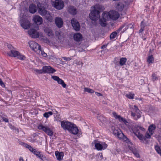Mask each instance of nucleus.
Listing matches in <instances>:
<instances>
[{
  "mask_svg": "<svg viewBox=\"0 0 161 161\" xmlns=\"http://www.w3.org/2000/svg\"><path fill=\"white\" fill-rule=\"evenodd\" d=\"M112 114L113 117L116 119L118 120L120 122H123L126 125L129 130L132 131L138 138L140 140L141 142L146 144L147 143L146 138H150L151 136V133L147 132L145 136L142 135V132L145 131V129L141 127L137 126H134L131 124H129L126 119L122 117L120 115H118L115 112H113Z\"/></svg>",
  "mask_w": 161,
  "mask_h": 161,
  "instance_id": "nucleus-1",
  "label": "nucleus"
},
{
  "mask_svg": "<svg viewBox=\"0 0 161 161\" xmlns=\"http://www.w3.org/2000/svg\"><path fill=\"white\" fill-rule=\"evenodd\" d=\"M119 17V13L114 10L110 11L109 12H104L102 14V17L99 20V23L101 26H105L106 25L107 21L110 19L115 20Z\"/></svg>",
  "mask_w": 161,
  "mask_h": 161,
  "instance_id": "nucleus-2",
  "label": "nucleus"
},
{
  "mask_svg": "<svg viewBox=\"0 0 161 161\" xmlns=\"http://www.w3.org/2000/svg\"><path fill=\"white\" fill-rule=\"evenodd\" d=\"M61 126L64 130H67L69 132L74 135H76L79 131L78 128L75 125L69 122L62 121L61 122Z\"/></svg>",
  "mask_w": 161,
  "mask_h": 161,
  "instance_id": "nucleus-3",
  "label": "nucleus"
},
{
  "mask_svg": "<svg viewBox=\"0 0 161 161\" xmlns=\"http://www.w3.org/2000/svg\"><path fill=\"white\" fill-rule=\"evenodd\" d=\"M103 7L100 5H96L92 6V8L93 9L89 14L90 18L92 20L96 21L100 17L99 10H102Z\"/></svg>",
  "mask_w": 161,
  "mask_h": 161,
  "instance_id": "nucleus-4",
  "label": "nucleus"
},
{
  "mask_svg": "<svg viewBox=\"0 0 161 161\" xmlns=\"http://www.w3.org/2000/svg\"><path fill=\"white\" fill-rule=\"evenodd\" d=\"M130 108L131 110V115L135 119L137 120L140 118L141 116L140 110L135 105H130Z\"/></svg>",
  "mask_w": 161,
  "mask_h": 161,
  "instance_id": "nucleus-5",
  "label": "nucleus"
},
{
  "mask_svg": "<svg viewBox=\"0 0 161 161\" xmlns=\"http://www.w3.org/2000/svg\"><path fill=\"white\" fill-rule=\"evenodd\" d=\"M53 6L56 8L60 10L63 8L64 3L62 0H51Z\"/></svg>",
  "mask_w": 161,
  "mask_h": 161,
  "instance_id": "nucleus-6",
  "label": "nucleus"
},
{
  "mask_svg": "<svg viewBox=\"0 0 161 161\" xmlns=\"http://www.w3.org/2000/svg\"><path fill=\"white\" fill-rule=\"evenodd\" d=\"M38 128L39 130H42L43 131L49 136H52L53 135V132L52 130L47 125H38Z\"/></svg>",
  "mask_w": 161,
  "mask_h": 161,
  "instance_id": "nucleus-7",
  "label": "nucleus"
},
{
  "mask_svg": "<svg viewBox=\"0 0 161 161\" xmlns=\"http://www.w3.org/2000/svg\"><path fill=\"white\" fill-rule=\"evenodd\" d=\"M7 53L9 56L17 57L21 60L24 59L25 58V56L23 55H20L18 52L14 49L11 50L10 52H8Z\"/></svg>",
  "mask_w": 161,
  "mask_h": 161,
  "instance_id": "nucleus-8",
  "label": "nucleus"
},
{
  "mask_svg": "<svg viewBox=\"0 0 161 161\" xmlns=\"http://www.w3.org/2000/svg\"><path fill=\"white\" fill-rule=\"evenodd\" d=\"M30 48L37 53L41 48L40 46L37 43L34 41H31L29 42Z\"/></svg>",
  "mask_w": 161,
  "mask_h": 161,
  "instance_id": "nucleus-9",
  "label": "nucleus"
},
{
  "mask_svg": "<svg viewBox=\"0 0 161 161\" xmlns=\"http://www.w3.org/2000/svg\"><path fill=\"white\" fill-rule=\"evenodd\" d=\"M95 147L98 150H102L105 149L107 147V145L104 142H97L95 143Z\"/></svg>",
  "mask_w": 161,
  "mask_h": 161,
  "instance_id": "nucleus-10",
  "label": "nucleus"
},
{
  "mask_svg": "<svg viewBox=\"0 0 161 161\" xmlns=\"http://www.w3.org/2000/svg\"><path fill=\"white\" fill-rule=\"evenodd\" d=\"M128 146L129 149L132 151L135 156L137 158H139L140 157L139 151L134 147L133 144L132 143L131 145L129 144H128Z\"/></svg>",
  "mask_w": 161,
  "mask_h": 161,
  "instance_id": "nucleus-11",
  "label": "nucleus"
},
{
  "mask_svg": "<svg viewBox=\"0 0 161 161\" xmlns=\"http://www.w3.org/2000/svg\"><path fill=\"white\" fill-rule=\"evenodd\" d=\"M134 23H131L130 24H125L124 25L121 26L117 30L118 32H119L123 28H125L123 29V32L126 31L128 29H132L133 28Z\"/></svg>",
  "mask_w": 161,
  "mask_h": 161,
  "instance_id": "nucleus-12",
  "label": "nucleus"
},
{
  "mask_svg": "<svg viewBox=\"0 0 161 161\" xmlns=\"http://www.w3.org/2000/svg\"><path fill=\"white\" fill-rule=\"evenodd\" d=\"M71 23L72 26L74 29L76 31H79L80 28V26L78 21L75 19H73L71 20Z\"/></svg>",
  "mask_w": 161,
  "mask_h": 161,
  "instance_id": "nucleus-13",
  "label": "nucleus"
},
{
  "mask_svg": "<svg viewBox=\"0 0 161 161\" xmlns=\"http://www.w3.org/2000/svg\"><path fill=\"white\" fill-rule=\"evenodd\" d=\"M43 69L44 73L53 74L56 71L54 69L50 66L43 67Z\"/></svg>",
  "mask_w": 161,
  "mask_h": 161,
  "instance_id": "nucleus-14",
  "label": "nucleus"
},
{
  "mask_svg": "<svg viewBox=\"0 0 161 161\" xmlns=\"http://www.w3.org/2000/svg\"><path fill=\"white\" fill-rule=\"evenodd\" d=\"M28 33L31 37L34 38H37L39 36V33L34 29H31L28 31Z\"/></svg>",
  "mask_w": 161,
  "mask_h": 161,
  "instance_id": "nucleus-15",
  "label": "nucleus"
},
{
  "mask_svg": "<svg viewBox=\"0 0 161 161\" xmlns=\"http://www.w3.org/2000/svg\"><path fill=\"white\" fill-rule=\"evenodd\" d=\"M20 23L21 26L25 29H28L30 26V23L28 20H21L20 21Z\"/></svg>",
  "mask_w": 161,
  "mask_h": 161,
  "instance_id": "nucleus-16",
  "label": "nucleus"
},
{
  "mask_svg": "<svg viewBox=\"0 0 161 161\" xmlns=\"http://www.w3.org/2000/svg\"><path fill=\"white\" fill-rule=\"evenodd\" d=\"M117 136L120 139H122L124 141L126 142L128 144H129L131 145V142L130 141V140L126 136H124V134L121 132H120Z\"/></svg>",
  "mask_w": 161,
  "mask_h": 161,
  "instance_id": "nucleus-17",
  "label": "nucleus"
},
{
  "mask_svg": "<svg viewBox=\"0 0 161 161\" xmlns=\"http://www.w3.org/2000/svg\"><path fill=\"white\" fill-rule=\"evenodd\" d=\"M51 77L54 80L57 81L59 84L61 85L63 87L65 88L66 87V84L64 83V81L58 76H52Z\"/></svg>",
  "mask_w": 161,
  "mask_h": 161,
  "instance_id": "nucleus-18",
  "label": "nucleus"
},
{
  "mask_svg": "<svg viewBox=\"0 0 161 161\" xmlns=\"http://www.w3.org/2000/svg\"><path fill=\"white\" fill-rule=\"evenodd\" d=\"M39 7L38 12L42 16H45L47 14L48 12L45 9V7L42 4H41L40 6L39 5H38Z\"/></svg>",
  "mask_w": 161,
  "mask_h": 161,
  "instance_id": "nucleus-19",
  "label": "nucleus"
},
{
  "mask_svg": "<svg viewBox=\"0 0 161 161\" xmlns=\"http://www.w3.org/2000/svg\"><path fill=\"white\" fill-rule=\"evenodd\" d=\"M55 23L56 26L58 28H61L63 25V21L62 19L59 17H57L55 19Z\"/></svg>",
  "mask_w": 161,
  "mask_h": 161,
  "instance_id": "nucleus-20",
  "label": "nucleus"
},
{
  "mask_svg": "<svg viewBox=\"0 0 161 161\" xmlns=\"http://www.w3.org/2000/svg\"><path fill=\"white\" fill-rule=\"evenodd\" d=\"M34 22L37 25H41L43 22L42 19L39 15H36L33 18Z\"/></svg>",
  "mask_w": 161,
  "mask_h": 161,
  "instance_id": "nucleus-21",
  "label": "nucleus"
},
{
  "mask_svg": "<svg viewBox=\"0 0 161 161\" xmlns=\"http://www.w3.org/2000/svg\"><path fill=\"white\" fill-rule=\"evenodd\" d=\"M126 60L127 59L126 58H121L120 59L119 64V63L117 62L115 63V67L116 68H120V67L119 66V65L120 66H122L124 65L126 63Z\"/></svg>",
  "mask_w": 161,
  "mask_h": 161,
  "instance_id": "nucleus-22",
  "label": "nucleus"
},
{
  "mask_svg": "<svg viewBox=\"0 0 161 161\" xmlns=\"http://www.w3.org/2000/svg\"><path fill=\"white\" fill-rule=\"evenodd\" d=\"M68 11L70 14L74 15L77 13V10L76 8L73 6H69L68 8Z\"/></svg>",
  "mask_w": 161,
  "mask_h": 161,
  "instance_id": "nucleus-23",
  "label": "nucleus"
},
{
  "mask_svg": "<svg viewBox=\"0 0 161 161\" xmlns=\"http://www.w3.org/2000/svg\"><path fill=\"white\" fill-rule=\"evenodd\" d=\"M74 40L76 42H79L81 40L82 36V35L79 33H76L74 35Z\"/></svg>",
  "mask_w": 161,
  "mask_h": 161,
  "instance_id": "nucleus-24",
  "label": "nucleus"
},
{
  "mask_svg": "<svg viewBox=\"0 0 161 161\" xmlns=\"http://www.w3.org/2000/svg\"><path fill=\"white\" fill-rule=\"evenodd\" d=\"M158 140L161 145V146L160 147L158 146H155V148L158 153L161 156V136L158 137Z\"/></svg>",
  "mask_w": 161,
  "mask_h": 161,
  "instance_id": "nucleus-25",
  "label": "nucleus"
},
{
  "mask_svg": "<svg viewBox=\"0 0 161 161\" xmlns=\"http://www.w3.org/2000/svg\"><path fill=\"white\" fill-rule=\"evenodd\" d=\"M55 155L57 160L61 161L62 160L64 156V153L63 152H56Z\"/></svg>",
  "mask_w": 161,
  "mask_h": 161,
  "instance_id": "nucleus-26",
  "label": "nucleus"
},
{
  "mask_svg": "<svg viewBox=\"0 0 161 161\" xmlns=\"http://www.w3.org/2000/svg\"><path fill=\"white\" fill-rule=\"evenodd\" d=\"M29 11L32 14H34L36 11V7L35 5L34 4H31L29 8Z\"/></svg>",
  "mask_w": 161,
  "mask_h": 161,
  "instance_id": "nucleus-27",
  "label": "nucleus"
},
{
  "mask_svg": "<svg viewBox=\"0 0 161 161\" xmlns=\"http://www.w3.org/2000/svg\"><path fill=\"white\" fill-rule=\"evenodd\" d=\"M45 18L48 21L52 22L53 21V16L52 14H50L49 12L45 15Z\"/></svg>",
  "mask_w": 161,
  "mask_h": 161,
  "instance_id": "nucleus-28",
  "label": "nucleus"
},
{
  "mask_svg": "<svg viewBox=\"0 0 161 161\" xmlns=\"http://www.w3.org/2000/svg\"><path fill=\"white\" fill-rule=\"evenodd\" d=\"M156 126L154 125H150L148 127V131L151 135H153L154 132V130L156 129Z\"/></svg>",
  "mask_w": 161,
  "mask_h": 161,
  "instance_id": "nucleus-29",
  "label": "nucleus"
},
{
  "mask_svg": "<svg viewBox=\"0 0 161 161\" xmlns=\"http://www.w3.org/2000/svg\"><path fill=\"white\" fill-rule=\"evenodd\" d=\"M44 31L49 36H52L53 35V31L48 27H45L44 28Z\"/></svg>",
  "mask_w": 161,
  "mask_h": 161,
  "instance_id": "nucleus-30",
  "label": "nucleus"
},
{
  "mask_svg": "<svg viewBox=\"0 0 161 161\" xmlns=\"http://www.w3.org/2000/svg\"><path fill=\"white\" fill-rule=\"evenodd\" d=\"M124 8V5L122 3H118L116 6V8L119 11H121L123 10Z\"/></svg>",
  "mask_w": 161,
  "mask_h": 161,
  "instance_id": "nucleus-31",
  "label": "nucleus"
},
{
  "mask_svg": "<svg viewBox=\"0 0 161 161\" xmlns=\"http://www.w3.org/2000/svg\"><path fill=\"white\" fill-rule=\"evenodd\" d=\"M147 61L149 64H152L154 62V58L153 56L149 55L147 58Z\"/></svg>",
  "mask_w": 161,
  "mask_h": 161,
  "instance_id": "nucleus-32",
  "label": "nucleus"
},
{
  "mask_svg": "<svg viewBox=\"0 0 161 161\" xmlns=\"http://www.w3.org/2000/svg\"><path fill=\"white\" fill-rule=\"evenodd\" d=\"M37 53L39 54L40 55H41L44 57H46L47 56V54L45 53L44 51H42L41 48L38 50L37 52L36 53Z\"/></svg>",
  "mask_w": 161,
  "mask_h": 161,
  "instance_id": "nucleus-33",
  "label": "nucleus"
},
{
  "mask_svg": "<svg viewBox=\"0 0 161 161\" xmlns=\"http://www.w3.org/2000/svg\"><path fill=\"white\" fill-rule=\"evenodd\" d=\"M53 113L51 111L48 112H46L44 113L43 114L44 117L46 118H48L50 116L53 115Z\"/></svg>",
  "mask_w": 161,
  "mask_h": 161,
  "instance_id": "nucleus-34",
  "label": "nucleus"
},
{
  "mask_svg": "<svg viewBox=\"0 0 161 161\" xmlns=\"http://www.w3.org/2000/svg\"><path fill=\"white\" fill-rule=\"evenodd\" d=\"M96 158L97 161H100L103 159V155L102 153H98L96 155Z\"/></svg>",
  "mask_w": 161,
  "mask_h": 161,
  "instance_id": "nucleus-35",
  "label": "nucleus"
},
{
  "mask_svg": "<svg viewBox=\"0 0 161 161\" xmlns=\"http://www.w3.org/2000/svg\"><path fill=\"white\" fill-rule=\"evenodd\" d=\"M118 33L119 32H118L117 31V32L116 31H114V32H112L111 34V35H110V39H114L116 36L117 33Z\"/></svg>",
  "mask_w": 161,
  "mask_h": 161,
  "instance_id": "nucleus-36",
  "label": "nucleus"
},
{
  "mask_svg": "<svg viewBox=\"0 0 161 161\" xmlns=\"http://www.w3.org/2000/svg\"><path fill=\"white\" fill-rule=\"evenodd\" d=\"M151 80L153 81L157 80L158 79V76L155 73H153L151 76Z\"/></svg>",
  "mask_w": 161,
  "mask_h": 161,
  "instance_id": "nucleus-37",
  "label": "nucleus"
},
{
  "mask_svg": "<svg viewBox=\"0 0 161 161\" xmlns=\"http://www.w3.org/2000/svg\"><path fill=\"white\" fill-rule=\"evenodd\" d=\"M134 94L131 92H130L128 94H126L125 96L128 98L130 99H133L134 97Z\"/></svg>",
  "mask_w": 161,
  "mask_h": 161,
  "instance_id": "nucleus-38",
  "label": "nucleus"
},
{
  "mask_svg": "<svg viewBox=\"0 0 161 161\" xmlns=\"http://www.w3.org/2000/svg\"><path fill=\"white\" fill-rule=\"evenodd\" d=\"M84 91L85 92H87L90 93H93L94 91L93 90L89 88L85 87L84 88Z\"/></svg>",
  "mask_w": 161,
  "mask_h": 161,
  "instance_id": "nucleus-39",
  "label": "nucleus"
},
{
  "mask_svg": "<svg viewBox=\"0 0 161 161\" xmlns=\"http://www.w3.org/2000/svg\"><path fill=\"white\" fill-rule=\"evenodd\" d=\"M97 117V119L102 122L106 120V119L102 115H98Z\"/></svg>",
  "mask_w": 161,
  "mask_h": 161,
  "instance_id": "nucleus-40",
  "label": "nucleus"
},
{
  "mask_svg": "<svg viewBox=\"0 0 161 161\" xmlns=\"http://www.w3.org/2000/svg\"><path fill=\"white\" fill-rule=\"evenodd\" d=\"M114 127H112V129L113 130V133L115 135H117L120 132V131H119L118 130L114 129Z\"/></svg>",
  "mask_w": 161,
  "mask_h": 161,
  "instance_id": "nucleus-41",
  "label": "nucleus"
},
{
  "mask_svg": "<svg viewBox=\"0 0 161 161\" xmlns=\"http://www.w3.org/2000/svg\"><path fill=\"white\" fill-rule=\"evenodd\" d=\"M36 155L38 158H39L41 159H42L43 156L41 153L39 152H38L37 153L35 154Z\"/></svg>",
  "mask_w": 161,
  "mask_h": 161,
  "instance_id": "nucleus-42",
  "label": "nucleus"
},
{
  "mask_svg": "<svg viewBox=\"0 0 161 161\" xmlns=\"http://www.w3.org/2000/svg\"><path fill=\"white\" fill-rule=\"evenodd\" d=\"M74 63L77 65H80L81 66H82L83 64V63L80 61H77L75 60L74 61Z\"/></svg>",
  "mask_w": 161,
  "mask_h": 161,
  "instance_id": "nucleus-43",
  "label": "nucleus"
},
{
  "mask_svg": "<svg viewBox=\"0 0 161 161\" xmlns=\"http://www.w3.org/2000/svg\"><path fill=\"white\" fill-rule=\"evenodd\" d=\"M35 71L38 74H42L43 73V68L42 69H35Z\"/></svg>",
  "mask_w": 161,
  "mask_h": 161,
  "instance_id": "nucleus-44",
  "label": "nucleus"
},
{
  "mask_svg": "<svg viewBox=\"0 0 161 161\" xmlns=\"http://www.w3.org/2000/svg\"><path fill=\"white\" fill-rule=\"evenodd\" d=\"M62 58L64 60L66 61H69L71 59V57H62Z\"/></svg>",
  "mask_w": 161,
  "mask_h": 161,
  "instance_id": "nucleus-45",
  "label": "nucleus"
},
{
  "mask_svg": "<svg viewBox=\"0 0 161 161\" xmlns=\"http://www.w3.org/2000/svg\"><path fill=\"white\" fill-rule=\"evenodd\" d=\"M143 23V21H142L141 22V29H140V30H139V33H142L144 30V26H142V23Z\"/></svg>",
  "mask_w": 161,
  "mask_h": 161,
  "instance_id": "nucleus-46",
  "label": "nucleus"
},
{
  "mask_svg": "<svg viewBox=\"0 0 161 161\" xmlns=\"http://www.w3.org/2000/svg\"><path fill=\"white\" fill-rule=\"evenodd\" d=\"M7 47L10 50H13V47L10 44H8L7 45Z\"/></svg>",
  "mask_w": 161,
  "mask_h": 161,
  "instance_id": "nucleus-47",
  "label": "nucleus"
},
{
  "mask_svg": "<svg viewBox=\"0 0 161 161\" xmlns=\"http://www.w3.org/2000/svg\"><path fill=\"white\" fill-rule=\"evenodd\" d=\"M0 85L2 87H4L5 86L4 84V83L3 82V81L1 79H0Z\"/></svg>",
  "mask_w": 161,
  "mask_h": 161,
  "instance_id": "nucleus-48",
  "label": "nucleus"
},
{
  "mask_svg": "<svg viewBox=\"0 0 161 161\" xmlns=\"http://www.w3.org/2000/svg\"><path fill=\"white\" fill-rule=\"evenodd\" d=\"M4 121L6 122H8V119L7 118L4 117L3 118L2 121Z\"/></svg>",
  "mask_w": 161,
  "mask_h": 161,
  "instance_id": "nucleus-49",
  "label": "nucleus"
},
{
  "mask_svg": "<svg viewBox=\"0 0 161 161\" xmlns=\"http://www.w3.org/2000/svg\"><path fill=\"white\" fill-rule=\"evenodd\" d=\"M51 112H53V114H58V112H57V111L55 110V109H52V111H51Z\"/></svg>",
  "mask_w": 161,
  "mask_h": 161,
  "instance_id": "nucleus-50",
  "label": "nucleus"
},
{
  "mask_svg": "<svg viewBox=\"0 0 161 161\" xmlns=\"http://www.w3.org/2000/svg\"><path fill=\"white\" fill-rule=\"evenodd\" d=\"M95 94L98 97L102 96V95L100 93L98 92H95Z\"/></svg>",
  "mask_w": 161,
  "mask_h": 161,
  "instance_id": "nucleus-51",
  "label": "nucleus"
},
{
  "mask_svg": "<svg viewBox=\"0 0 161 161\" xmlns=\"http://www.w3.org/2000/svg\"><path fill=\"white\" fill-rule=\"evenodd\" d=\"M23 146L24 147H26V148H29V146L30 145H28L26 143H23Z\"/></svg>",
  "mask_w": 161,
  "mask_h": 161,
  "instance_id": "nucleus-52",
  "label": "nucleus"
},
{
  "mask_svg": "<svg viewBox=\"0 0 161 161\" xmlns=\"http://www.w3.org/2000/svg\"><path fill=\"white\" fill-rule=\"evenodd\" d=\"M38 152L35 149H34L32 153L34 154H36Z\"/></svg>",
  "mask_w": 161,
  "mask_h": 161,
  "instance_id": "nucleus-53",
  "label": "nucleus"
},
{
  "mask_svg": "<svg viewBox=\"0 0 161 161\" xmlns=\"http://www.w3.org/2000/svg\"><path fill=\"white\" fill-rule=\"evenodd\" d=\"M10 128L12 130H14L15 127L11 125H9Z\"/></svg>",
  "mask_w": 161,
  "mask_h": 161,
  "instance_id": "nucleus-54",
  "label": "nucleus"
},
{
  "mask_svg": "<svg viewBox=\"0 0 161 161\" xmlns=\"http://www.w3.org/2000/svg\"><path fill=\"white\" fill-rule=\"evenodd\" d=\"M3 118V117L0 115V122L2 121Z\"/></svg>",
  "mask_w": 161,
  "mask_h": 161,
  "instance_id": "nucleus-55",
  "label": "nucleus"
},
{
  "mask_svg": "<svg viewBox=\"0 0 161 161\" xmlns=\"http://www.w3.org/2000/svg\"><path fill=\"white\" fill-rule=\"evenodd\" d=\"M106 47H107V45H104L102 46L101 48L102 49H104V48H105Z\"/></svg>",
  "mask_w": 161,
  "mask_h": 161,
  "instance_id": "nucleus-56",
  "label": "nucleus"
},
{
  "mask_svg": "<svg viewBox=\"0 0 161 161\" xmlns=\"http://www.w3.org/2000/svg\"><path fill=\"white\" fill-rule=\"evenodd\" d=\"M34 149L32 147H31V148L29 149V150L31 152H32V151H33V150Z\"/></svg>",
  "mask_w": 161,
  "mask_h": 161,
  "instance_id": "nucleus-57",
  "label": "nucleus"
},
{
  "mask_svg": "<svg viewBox=\"0 0 161 161\" xmlns=\"http://www.w3.org/2000/svg\"><path fill=\"white\" fill-rule=\"evenodd\" d=\"M79 52H82L83 51V50L82 49H79L78 50Z\"/></svg>",
  "mask_w": 161,
  "mask_h": 161,
  "instance_id": "nucleus-58",
  "label": "nucleus"
},
{
  "mask_svg": "<svg viewBox=\"0 0 161 161\" xmlns=\"http://www.w3.org/2000/svg\"><path fill=\"white\" fill-rule=\"evenodd\" d=\"M31 146H30L29 147V148H28V149L29 150V149L31 148Z\"/></svg>",
  "mask_w": 161,
  "mask_h": 161,
  "instance_id": "nucleus-59",
  "label": "nucleus"
}]
</instances>
